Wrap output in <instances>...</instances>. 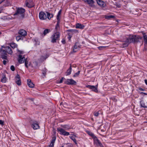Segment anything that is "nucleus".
I'll return each instance as SVG.
<instances>
[{
  "mask_svg": "<svg viewBox=\"0 0 147 147\" xmlns=\"http://www.w3.org/2000/svg\"><path fill=\"white\" fill-rule=\"evenodd\" d=\"M25 10L22 7L16 8V12L14 14V16H17L20 19H23L25 17Z\"/></svg>",
  "mask_w": 147,
  "mask_h": 147,
  "instance_id": "1",
  "label": "nucleus"
},
{
  "mask_svg": "<svg viewBox=\"0 0 147 147\" xmlns=\"http://www.w3.org/2000/svg\"><path fill=\"white\" fill-rule=\"evenodd\" d=\"M60 33L58 32H57L54 34L51 37V42L53 43L56 42V40L59 39L60 37Z\"/></svg>",
  "mask_w": 147,
  "mask_h": 147,
  "instance_id": "2",
  "label": "nucleus"
},
{
  "mask_svg": "<svg viewBox=\"0 0 147 147\" xmlns=\"http://www.w3.org/2000/svg\"><path fill=\"white\" fill-rule=\"evenodd\" d=\"M57 130L58 131L60 132V134L64 136H68L69 134V132L66 131L64 129L61 128H57Z\"/></svg>",
  "mask_w": 147,
  "mask_h": 147,
  "instance_id": "3",
  "label": "nucleus"
},
{
  "mask_svg": "<svg viewBox=\"0 0 147 147\" xmlns=\"http://www.w3.org/2000/svg\"><path fill=\"white\" fill-rule=\"evenodd\" d=\"M136 35H132L130 36L129 37L127 38L126 40V42H127L128 43H130L131 42L134 43V41L135 40Z\"/></svg>",
  "mask_w": 147,
  "mask_h": 147,
  "instance_id": "4",
  "label": "nucleus"
},
{
  "mask_svg": "<svg viewBox=\"0 0 147 147\" xmlns=\"http://www.w3.org/2000/svg\"><path fill=\"white\" fill-rule=\"evenodd\" d=\"M86 87L91 89L92 91H93L96 92H98V90L97 88V85L94 86L88 85L86 86Z\"/></svg>",
  "mask_w": 147,
  "mask_h": 147,
  "instance_id": "5",
  "label": "nucleus"
},
{
  "mask_svg": "<svg viewBox=\"0 0 147 147\" xmlns=\"http://www.w3.org/2000/svg\"><path fill=\"white\" fill-rule=\"evenodd\" d=\"M84 2L87 3L91 7H95L94 5L95 2L93 0H85Z\"/></svg>",
  "mask_w": 147,
  "mask_h": 147,
  "instance_id": "6",
  "label": "nucleus"
},
{
  "mask_svg": "<svg viewBox=\"0 0 147 147\" xmlns=\"http://www.w3.org/2000/svg\"><path fill=\"white\" fill-rule=\"evenodd\" d=\"M15 82L18 86H20L21 84V82L20 80V75L17 74L15 78Z\"/></svg>",
  "mask_w": 147,
  "mask_h": 147,
  "instance_id": "7",
  "label": "nucleus"
},
{
  "mask_svg": "<svg viewBox=\"0 0 147 147\" xmlns=\"http://www.w3.org/2000/svg\"><path fill=\"white\" fill-rule=\"evenodd\" d=\"M39 18L42 20H45L47 18V15L43 11H41L39 14Z\"/></svg>",
  "mask_w": 147,
  "mask_h": 147,
  "instance_id": "8",
  "label": "nucleus"
},
{
  "mask_svg": "<svg viewBox=\"0 0 147 147\" xmlns=\"http://www.w3.org/2000/svg\"><path fill=\"white\" fill-rule=\"evenodd\" d=\"M65 84L67 85H75L76 82L72 79H68L65 82Z\"/></svg>",
  "mask_w": 147,
  "mask_h": 147,
  "instance_id": "9",
  "label": "nucleus"
},
{
  "mask_svg": "<svg viewBox=\"0 0 147 147\" xmlns=\"http://www.w3.org/2000/svg\"><path fill=\"white\" fill-rule=\"evenodd\" d=\"M28 0L26 1L25 3L26 6L28 7V8H32L34 6L33 5V2L32 0H28Z\"/></svg>",
  "mask_w": 147,
  "mask_h": 147,
  "instance_id": "10",
  "label": "nucleus"
},
{
  "mask_svg": "<svg viewBox=\"0 0 147 147\" xmlns=\"http://www.w3.org/2000/svg\"><path fill=\"white\" fill-rule=\"evenodd\" d=\"M52 139L51 141V143L48 146V147H54V144L56 139V136L54 135H53L52 137Z\"/></svg>",
  "mask_w": 147,
  "mask_h": 147,
  "instance_id": "11",
  "label": "nucleus"
},
{
  "mask_svg": "<svg viewBox=\"0 0 147 147\" xmlns=\"http://www.w3.org/2000/svg\"><path fill=\"white\" fill-rule=\"evenodd\" d=\"M18 62L20 63H22L24 62L26 59H25L24 56L22 57V55H19L18 56Z\"/></svg>",
  "mask_w": 147,
  "mask_h": 147,
  "instance_id": "12",
  "label": "nucleus"
},
{
  "mask_svg": "<svg viewBox=\"0 0 147 147\" xmlns=\"http://www.w3.org/2000/svg\"><path fill=\"white\" fill-rule=\"evenodd\" d=\"M32 127L34 129H36L39 128V126L38 123L36 121H34L32 124Z\"/></svg>",
  "mask_w": 147,
  "mask_h": 147,
  "instance_id": "13",
  "label": "nucleus"
},
{
  "mask_svg": "<svg viewBox=\"0 0 147 147\" xmlns=\"http://www.w3.org/2000/svg\"><path fill=\"white\" fill-rule=\"evenodd\" d=\"M2 47L5 48V50L10 55L12 54V51L10 47L9 46H7L5 47L3 46H2Z\"/></svg>",
  "mask_w": 147,
  "mask_h": 147,
  "instance_id": "14",
  "label": "nucleus"
},
{
  "mask_svg": "<svg viewBox=\"0 0 147 147\" xmlns=\"http://www.w3.org/2000/svg\"><path fill=\"white\" fill-rule=\"evenodd\" d=\"M18 34L19 35L22 36L23 37L27 35L26 32L23 29L20 30L18 32Z\"/></svg>",
  "mask_w": 147,
  "mask_h": 147,
  "instance_id": "15",
  "label": "nucleus"
},
{
  "mask_svg": "<svg viewBox=\"0 0 147 147\" xmlns=\"http://www.w3.org/2000/svg\"><path fill=\"white\" fill-rule=\"evenodd\" d=\"M2 3L5 6H9V3L7 0H0V4Z\"/></svg>",
  "mask_w": 147,
  "mask_h": 147,
  "instance_id": "16",
  "label": "nucleus"
},
{
  "mask_svg": "<svg viewBox=\"0 0 147 147\" xmlns=\"http://www.w3.org/2000/svg\"><path fill=\"white\" fill-rule=\"evenodd\" d=\"M97 3L101 7H104L105 5V3L101 0H96Z\"/></svg>",
  "mask_w": 147,
  "mask_h": 147,
  "instance_id": "17",
  "label": "nucleus"
},
{
  "mask_svg": "<svg viewBox=\"0 0 147 147\" xmlns=\"http://www.w3.org/2000/svg\"><path fill=\"white\" fill-rule=\"evenodd\" d=\"M28 86L30 88H33L34 86V85L33 82H31V80L30 79H28L27 81Z\"/></svg>",
  "mask_w": 147,
  "mask_h": 147,
  "instance_id": "18",
  "label": "nucleus"
},
{
  "mask_svg": "<svg viewBox=\"0 0 147 147\" xmlns=\"http://www.w3.org/2000/svg\"><path fill=\"white\" fill-rule=\"evenodd\" d=\"M84 27L85 26L83 24L80 23H77L76 25V28H80L82 29L84 28Z\"/></svg>",
  "mask_w": 147,
  "mask_h": 147,
  "instance_id": "19",
  "label": "nucleus"
},
{
  "mask_svg": "<svg viewBox=\"0 0 147 147\" xmlns=\"http://www.w3.org/2000/svg\"><path fill=\"white\" fill-rule=\"evenodd\" d=\"M142 37L140 36H135V40L134 41V43L136 42H140L139 40H141L142 39Z\"/></svg>",
  "mask_w": 147,
  "mask_h": 147,
  "instance_id": "20",
  "label": "nucleus"
},
{
  "mask_svg": "<svg viewBox=\"0 0 147 147\" xmlns=\"http://www.w3.org/2000/svg\"><path fill=\"white\" fill-rule=\"evenodd\" d=\"M78 45V43H76L73 49V52H76L77 51L75 50L80 48V47Z\"/></svg>",
  "mask_w": 147,
  "mask_h": 147,
  "instance_id": "21",
  "label": "nucleus"
},
{
  "mask_svg": "<svg viewBox=\"0 0 147 147\" xmlns=\"http://www.w3.org/2000/svg\"><path fill=\"white\" fill-rule=\"evenodd\" d=\"M71 64H70V66L68 69L67 70L66 72V75L68 76L70 74H71Z\"/></svg>",
  "mask_w": 147,
  "mask_h": 147,
  "instance_id": "22",
  "label": "nucleus"
},
{
  "mask_svg": "<svg viewBox=\"0 0 147 147\" xmlns=\"http://www.w3.org/2000/svg\"><path fill=\"white\" fill-rule=\"evenodd\" d=\"M46 13H47V18L49 19L50 20L51 18L53 17V14L47 12Z\"/></svg>",
  "mask_w": 147,
  "mask_h": 147,
  "instance_id": "23",
  "label": "nucleus"
},
{
  "mask_svg": "<svg viewBox=\"0 0 147 147\" xmlns=\"http://www.w3.org/2000/svg\"><path fill=\"white\" fill-rule=\"evenodd\" d=\"M140 103L141 107L143 108L147 107V106L145 105V104L143 100H142L140 101Z\"/></svg>",
  "mask_w": 147,
  "mask_h": 147,
  "instance_id": "24",
  "label": "nucleus"
},
{
  "mask_svg": "<svg viewBox=\"0 0 147 147\" xmlns=\"http://www.w3.org/2000/svg\"><path fill=\"white\" fill-rule=\"evenodd\" d=\"M23 38L22 36L19 35L16 36V39L17 41H18L20 40H23Z\"/></svg>",
  "mask_w": 147,
  "mask_h": 147,
  "instance_id": "25",
  "label": "nucleus"
},
{
  "mask_svg": "<svg viewBox=\"0 0 147 147\" xmlns=\"http://www.w3.org/2000/svg\"><path fill=\"white\" fill-rule=\"evenodd\" d=\"M67 32H71L72 33H77L78 32V30L76 29H69L67 30Z\"/></svg>",
  "mask_w": 147,
  "mask_h": 147,
  "instance_id": "26",
  "label": "nucleus"
},
{
  "mask_svg": "<svg viewBox=\"0 0 147 147\" xmlns=\"http://www.w3.org/2000/svg\"><path fill=\"white\" fill-rule=\"evenodd\" d=\"M50 31H51V30L50 29H46L44 30L43 32V34L45 36L47 33H49Z\"/></svg>",
  "mask_w": 147,
  "mask_h": 147,
  "instance_id": "27",
  "label": "nucleus"
},
{
  "mask_svg": "<svg viewBox=\"0 0 147 147\" xmlns=\"http://www.w3.org/2000/svg\"><path fill=\"white\" fill-rule=\"evenodd\" d=\"M144 41V45L146 46L147 45V36H144L143 38Z\"/></svg>",
  "mask_w": 147,
  "mask_h": 147,
  "instance_id": "28",
  "label": "nucleus"
},
{
  "mask_svg": "<svg viewBox=\"0 0 147 147\" xmlns=\"http://www.w3.org/2000/svg\"><path fill=\"white\" fill-rule=\"evenodd\" d=\"M6 81V78L5 75H3L2 78L1 80V81L3 83H5Z\"/></svg>",
  "mask_w": 147,
  "mask_h": 147,
  "instance_id": "29",
  "label": "nucleus"
},
{
  "mask_svg": "<svg viewBox=\"0 0 147 147\" xmlns=\"http://www.w3.org/2000/svg\"><path fill=\"white\" fill-rule=\"evenodd\" d=\"M61 10H60L59 11V12H58V14L57 16V20L59 21L60 20V19H59V16H60V15H61Z\"/></svg>",
  "mask_w": 147,
  "mask_h": 147,
  "instance_id": "30",
  "label": "nucleus"
},
{
  "mask_svg": "<svg viewBox=\"0 0 147 147\" xmlns=\"http://www.w3.org/2000/svg\"><path fill=\"white\" fill-rule=\"evenodd\" d=\"M129 44V43H128L127 42H126L125 40L124 42L123 43V47H127Z\"/></svg>",
  "mask_w": 147,
  "mask_h": 147,
  "instance_id": "31",
  "label": "nucleus"
},
{
  "mask_svg": "<svg viewBox=\"0 0 147 147\" xmlns=\"http://www.w3.org/2000/svg\"><path fill=\"white\" fill-rule=\"evenodd\" d=\"M70 138L76 144H77V142H76V139L75 138H74V137L73 136H70Z\"/></svg>",
  "mask_w": 147,
  "mask_h": 147,
  "instance_id": "32",
  "label": "nucleus"
},
{
  "mask_svg": "<svg viewBox=\"0 0 147 147\" xmlns=\"http://www.w3.org/2000/svg\"><path fill=\"white\" fill-rule=\"evenodd\" d=\"M10 46L13 48H15L17 47V45L14 43H11L10 44Z\"/></svg>",
  "mask_w": 147,
  "mask_h": 147,
  "instance_id": "33",
  "label": "nucleus"
},
{
  "mask_svg": "<svg viewBox=\"0 0 147 147\" xmlns=\"http://www.w3.org/2000/svg\"><path fill=\"white\" fill-rule=\"evenodd\" d=\"M97 143L98 144V145L101 147H104V146H103L101 142L98 139H97L96 141Z\"/></svg>",
  "mask_w": 147,
  "mask_h": 147,
  "instance_id": "34",
  "label": "nucleus"
},
{
  "mask_svg": "<svg viewBox=\"0 0 147 147\" xmlns=\"http://www.w3.org/2000/svg\"><path fill=\"white\" fill-rule=\"evenodd\" d=\"M100 112L101 111H99L97 112H94V116L96 117L98 116V115L100 114Z\"/></svg>",
  "mask_w": 147,
  "mask_h": 147,
  "instance_id": "35",
  "label": "nucleus"
},
{
  "mask_svg": "<svg viewBox=\"0 0 147 147\" xmlns=\"http://www.w3.org/2000/svg\"><path fill=\"white\" fill-rule=\"evenodd\" d=\"M1 58L3 59L7 60V57L6 55H1Z\"/></svg>",
  "mask_w": 147,
  "mask_h": 147,
  "instance_id": "36",
  "label": "nucleus"
},
{
  "mask_svg": "<svg viewBox=\"0 0 147 147\" xmlns=\"http://www.w3.org/2000/svg\"><path fill=\"white\" fill-rule=\"evenodd\" d=\"M24 62L25 66L27 68H28V61L27 60V59H26V60H25Z\"/></svg>",
  "mask_w": 147,
  "mask_h": 147,
  "instance_id": "37",
  "label": "nucleus"
},
{
  "mask_svg": "<svg viewBox=\"0 0 147 147\" xmlns=\"http://www.w3.org/2000/svg\"><path fill=\"white\" fill-rule=\"evenodd\" d=\"M106 47H107L106 46H100L98 47V48L100 50H101L103 49H104Z\"/></svg>",
  "mask_w": 147,
  "mask_h": 147,
  "instance_id": "38",
  "label": "nucleus"
},
{
  "mask_svg": "<svg viewBox=\"0 0 147 147\" xmlns=\"http://www.w3.org/2000/svg\"><path fill=\"white\" fill-rule=\"evenodd\" d=\"M80 71H79L77 72L73 76L74 77H76L78 76L80 74Z\"/></svg>",
  "mask_w": 147,
  "mask_h": 147,
  "instance_id": "39",
  "label": "nucleus"
},
{
  "mask_svg": "<svg viewBox=\"0 0 147 147\" xmlns=\"http://www.w3.org/2000/svg\"><path fill=\"white\" fill-rule=\"evenodd\" d=\"M59 28V21H58L57 22V25H56V27H55V29H56V30H58V28Z\"/></svg>",
  "mask_w": 147,
  "mask_h": 147,
  "instance_id": "40",
  "label": "nucleus"
},
{
  "mask_svg": "<svg viewBox=\"0 0 147 147\" xmlns=\"http://www.w3.org/2000/svg\"><path fill=\"white\" fill-rule=\"evenodd\" d=\"M87 133L90 136H91L92 137V136H94V134H93L91 132H90V131H87Z\"/></svg>",
  "mask_w": 147,
  "mask_h": 147,
  "instance_id": "41",
  "label": "nucleus"
},
{
  "mask_svg": "<svg viewBox=\"0 0 147 147\" xmlns=\"http://www.w3.org/2000/svg\"><path fill=\"white\" fill-rule=\"evenodd\" d=\"M11 69L13 71L15 70V67L13 65H11L10 67Z\"/></svg>",
  "mask_w": 147,
  "mask_h": 147,
  "instance_id": "42",
  "label": "nucleus"
},
{
  "mask_svg": "<svg viewBox=\"0 0 147 147\" xmlns=\"http://www.w3.org/2000/svg\"><path fill=\"white\" fill-rule=\"evenodd\" d=\"M68 35L69 36V37H68V39L69 40H70L72 37V34H71L70 33H69L68 34Z\"/></svg>",
  "mask_w": 147,
  "mask_h": 147,
  "instance_id": "43",
  "label": "nucleus"
},
{
  "mask_svg": "<svg viewBox=\"0 0 147 147\" xmlns=\"http://www.w3.org/2000/svg\"><path fill=\"white\" fill-rule=\"evenodd\" d=\"M2 51L4 53V55H7V52H6V51L5 50H2Z\"/></svg>",
  "mask_w": 147,
  "mask_h": 147,
  "instance_id": "44",
  "label": "nucleus"
},
{
  "mask_svg": "<svg viewBox=\"0 0 147 147\" xmlns=\"http://www.w3.org/2000/svg\"><path fill=\"white\" fill-rule=\"evenodd\" d=\"M92 137L94 138V139H95V140H96V141H97V139H98L97 138V137L95 136L94 134V136H92Z\"/></svg>",
  "mask_w": 147,
  "mask_h": 147,
  "instance_id": "45",
  "label": "nucleus"
},
{
  "mask_svg": "<svg viewBox=\"0 0 147 147\" xmlns=\"http://www.w3.org/2000/svg\"><path fill=\"white\" fill-rule=\"evenodd\" d=\"M0 125H4V122L2 120H0Z\"/></svg>",
  "mask_w": 147,
  "mask_h": 147,
  "instance_id": "46",
  "label": "nucleus"
},
{
  "mask_svg": "<svg viewBox=\"0 0 147 147\" xmlns=\"http://www.w3.org/2000/svg\"><path fill=\"white\" fill-rule=\"evenodd\" d=\"M47 57L46 56H42L41 57V58L42 59L45 60L47 58Z\"/></svg>",
  "mask_w": 147,
  "mask_h": 147,
  "instance_id": "47",
  "label": "nucleus"
},
{
  "mask_svg": "<svg viewBox=\"0 0 147 147\" xmlns=\"http://www.w3.org/2000/svg\"><path fill=\"white\" fill-rule=\"evenodd\" d=\"M65 79V78L63 77H62L61 78V79H60L59 82V83H61L62 82H63V79Z\"/></svg>",
  "mask_w": 147,
  "mask_h": 147,
  "instance_id": "48",
  "label": "nucleus"
},
{
  "mask_svg": "<svg viewBox=\"0 0 147 147\" xmlns=\"http://www.w3.org/2000/svg\"><path fill=\"white\" fill-rule=\"evenodd\" d=\"M61 42L63 44H65V39H62Z\"/></svg>",
  "mask_w": 147,
  "mask_h": 147,
  "instance_id": "49",
  "label": "nucleus"
},
{
  "mask_svg": "<svg viewBox=\"0 0 147 147\" xmlns=\"http://www.w3.org/2000/svg\"><path fill=\"white\" fill-rule=\"evenodd\" d=\"M42 74L44 75V76H45L46 74V71H43Z\"/></svg>",
  "mask_w": 147,
  "mask_h": 147,
  "instance_id": "50",
  "label": "nucleus"
},
{
  "mask_svg": "<svg viewBox=\"0 0 147 147\" xmlns=\"http://www.w3.org/2000/svg\"><path fill=\"white\" fill-rule=\"evenodd\" d=\"M33 63L36 66H37L38 64V62L36 61H34L33 62Z\"/></svg>",
  "mask_w": 147,
  "mask_h": 147,
  "instance_id": "51",
  "label": "nucleus"
},
{
  "mask_svg": "<svg viewBox=\"0 0 147 147\" xmlns=\"http://www.w3.org/2000/svg\"><path fill=\"white\" fill-rule=\"evenodd\" d=\"M3 64L4 65H5L6 64L7 61L6 60H3Z\"/></svg>",
  "mask_w": 147,
  "mask_h": 147,
  "instance_id": "52",
  "label": "nucleus"
},
{
  "mask_svg": "<svg viewBox=\"0 0 147 147\" xmlns=\"http://www.w3.org/2000/svg\"><path fill=\"white\" fill-rule=\"evenodd\" d=\"M109 16L110 19V18H113L115 17L114 16L112 15H110Z\"/></svg>",
  "mask_w": 147,
  "mask_h": 147,
  "instance_id": "53",
  "label": "nucleus"
},
{
  "mask_svg": "<svg viewBox=\"0 0 147 147\" xmlns=\"http://www.w3.org/2000/svg\"><path fill=\"white\" fill-rule=\"evenodd\" d=\"M139 89L141 91H144V90L141 88H139Z\"/></svg>",
  "mask_w": 147,
  "mask_h": 147,
  "instance_id": "54",
  "label": "nucleus"
},
{
  "mask_svg": "<svg viewBox=\"0 0 147 147\" xmlns=\"http://www.w3.org/2000/svg\"><path fill=\"white\" fill-rule=\"evenodd\" d=\"M142 34L143 36V38L144 37V36H147L146 34V33L144 32H142Z\"/></svg>",
  "mask_w": 147,
  "mask_h": 147,
  "instance_id": "55",
  "label": "nucleus"
},
{
  "mask_svg": "<svg viewBox=\"0 0 147 147\" xmlns=\"http://www.w3.org/2000/svg\"><path fill=\"white\" fill-rule=\"evenodd\" d=\"M109 16H106V17H105L107 19H110L109 17Z\"/></svg>",
  "mask_w": 147,
  "mask_h": 147,
  "instance_id": "56",
  "label": "nucleus"
},
{
  "mask_svg": "<svg viewBox=\"0 0 147 147\" xmlns=\"http://www.w3.org/2000/svg\"><path fill=\"white\" fill-rule=\"evenodd\" d=\"M144 81L145 84L147 85V80H145Z\"/></svg>",
  "mask_w": 147,
  "mask_h": 147,
  "instance_id": "57",
  "label": "nucleus"
},
{
  "mask_svg": "<svg viewBox=\"0 0 147 147\" xmlns=\"http://www.w3.org/2000/svg\"><path fill=\"white\" fill-rule=\"evenodd\" d=\"M141 94H144L145 95H147V94L146 93H144L143 92H141L140 93Z\"/></svg>",
  "mask_w": 147,
  "mask_h": 147,
  "instance_id": "58",
  "label": "nucleus"
},
{
  "mask_svg": "<svg viewBox=\"0 0 147 147\" xmlns=\"http://www.w3.org/2000/svg\"><path fill=\"white\" fill-rule=\"evenodd\" d=\"M20 54H22V52L21 51V52H20Z\"/></svg>",
  "mask_w": 147,
  "mask_h": 147,
  "instance_id": "59",
  "label": "nucleus"
},
{
  "mask_svg": "<svg viewBox=\"0 0 147 147\" xmlns=\"http://www.w3.org/2000/svg\"><path fill=\"white\" fill-rule=\"evenodd\" d=\"M2 12V10H1L0 11V13Z\"/></svg>",
  "mask_w": 147,
  "mask_h": 147,
  "instance_id": "60",
  "label": "nucleus"
},
{
  "mask_svg": "<svg viewBox=\"0 0 147 147\" xmlns=\"http://www.w3.org/2000/svg\"><path fill=\"white\" fill-rule=\"evenodd\" d=\"M83 0V1H84V2H85V0Z\"/></svg>",
  "mask_w": 147,
  "mask_h": 147,
  "instance_id": "61",
  "label": "nucleus"
},
{
  "mask_svg": "<svg viewBox=\"0 0 147 147\" xmlns=\"http://www.w3.org/2000/svg\"><path fill=\"white\" fill-rule=\"evenodd\" d=\"M60 147H64V146H60Z\"/></svg>",
  "mask_w": 147,
  "mask_h": 147,
  "instance_id": "62",
  "label": "nucleus"
},
{
  "mask_svg": "<svg viewBox=\"0 0 147 147\" xmlns=\"http://www.w3.org/2000/svg\"><path fill=\"white\" fill-rule=\"evenodd\" d=\"M1 33L0 32V34H1Z\"/></svg>",
  "mask_w": 147,
  "mask_h": 147,
  "instance_id": "63",
  "label": "nucleus"
},
{
  "mask_svg": "<svg viewBox=\"0 0 147 147\" xmlns=\"http://www.w3.org/2000/svg\"><path fill=\"white\" fill-rule=\"evenodd\" d=\"M131 147H132V146H131Z\"/></svg>",
  "mask_w": 147,
  "mask_h": 147,
  "instance_id": "64",
  "label": "nucleus"
}]
</instances>
